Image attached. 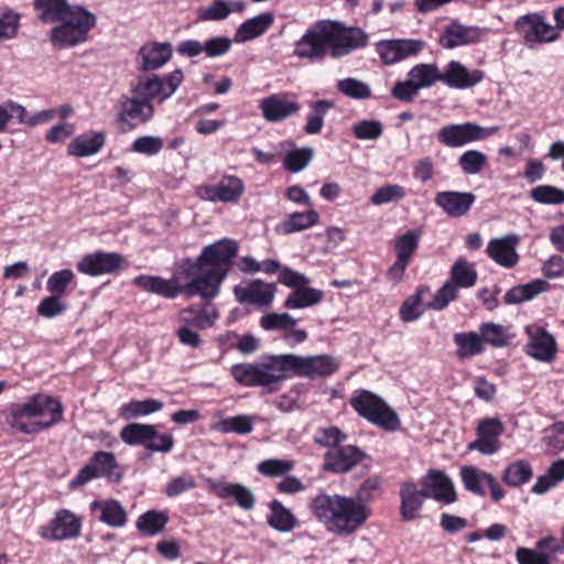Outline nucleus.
Returning a JSON list of instances; mask_svg holds the SVG:
<instances>
[{"instance_id": "20", "label": "nucleus", "mask_w": 564, "mask_h": 564, "mask_svg": "<svg viewBox=\"0 0 564 564\" xmlns=\"http://www.w3.org/2000/svg\"><path fill=\"white\" fill-rule=\"evenodd\" d=\"M485 77V74L480 69L466 68L458 61H451L447 63L441 72V82H443L449 88L455 89H467L479 84Z\"/></svg>"}, {"instance_id": "30", "label": "nucleus", "mask_w": 564, "mask_h": 564, "mask_svg": "<svg viewBox=\"0 0 564 564\" xmlns=\"http://www.w3.org/2000/svg\"><path fill=\"white\" fill-rule=\"evenodd\" d=\"M426 492L413 482H403L400 488V513L404 521H411L419 517Z\"/></svg>"}, {"instance_id": "60", "label": "nucleus", "mask_w": 564, "mask_h": 564, "mask_svg": "<svg viewBox=\"0 0 564 564\" xmlns=\"http://www.w3.org/2000/svg\"><path fill=\"white\" fill-rule=\"evenodd\" d=\"M406 195L405 189L398 184H389L378 188L370 197V202L376 205H384L392 202H398Z\"/></svg>"}, {"instance_id": "3", "label": "nucleus", "mask_w": 564, "mask_h": 564, "mask_svg": "<svg viewBox=\"0 0 564 564\" xmlns=\"http://www.w3.org/2000/svg\"><path fill=\"white\" fill-rule=\"evenodd\" d=\"M290 355H272L260 362L238 364L231 367L236 381L246 387H261L264 392H276L291 372Z\"/></svg>"}, {"instance_id": "47", "label": "nucleus", "mask_w": 564, "mask_h": 564, "mask_svg": "<svg viewBox=\"0 0 564 564\" xmlns=\"http://www.w3.org/2000/svg\"><path fill=\"white\" fill-rule=\"evenodd\" d=\"M532 468L528 460L519 459L509 464L502 474V480L511 487L528 482L532 477Z\"/></svg>"}, {"instance_id": "5", "label": "nucleus", "mask_w": 564, "mask_h": 564, "mask_svg": "<svg viewBox=\"0 0 564 564\" xmlns=\"http://www.w3.org/2000/svg\"><path fill=\"white\" fill-rule=\"evenodd\" d=\"M349 403L361 417L375 425L390 432L397 431L400 426L398 414L391 406L382 398L368 390L356 391Z\"/></svg>"}, {"instance_id": "25", "label": "nucleus", "mask_w": 564, "mask_h": 564, "mask_svg": "<svg viewBox=\"0 0 564 564\" xmlns=\"http://www.w3.org/2000/svg\"><path fill=\"white\" fill-rule=\"evenodd\" d=\"M259 108L263 118L270 122H280L296 115L301 107L291 99L281 95H271L260 100Z\"/></svg>"}, {"instance_id": "10", "label": "nucleus", "mask_w": 564, "mask_h": 564, "mask_svg": "<svg viewBox=\"0 0 564 564\" xmlns=\"http://www.w3.org/2000/svg\"><path fill=\"white\" fill-rule=\"evenodd\" d=\"M290 355L291 372L301 378L328 377L339 368V360L330 355Z\"/></svg>"}, {"instance_id": "4", "label": "nucleus", "mask_w": 564, "mask_h": 564, "mask_svg": "<svg viewBox=\"0 0 564 564\" xmlns=\"http://www.w3.org/2000/svg\"><path fill=\"white\" fill-rule=\"evenodd\" d=\"M51 30V41L58 48L73 47L88 40L90 30L96 25V17L86 8L73 6Z\"/></svg>"}, {"instance_id": "23", "label": "nucleus", "mask_w": 564, "mask_h": 564, "mask_svg": "<svg viewBox=\"0 0 564 564\" xmlns=\"http://www.w3.org/2000/svg\"><path fill=\"white\" fill-rule=\"evenodd\" d=\"M476 200L470 192L443 191L435 195V204L447 216L457 218L466 215Z\"/></svg>"}, {"instance_id": "56", "label": "nucleus", "mask_w": 564, "mask_h": 564, "mask_svg": "<svg viewBox=\"0 0 564 564\" xmlns=\"http://www.w3.org/2000/svg\"><path fill=\"white\" fill-rule=\"evenodd\" d=\"M231 14V8L227 0H213L208 6L197 10V18L200 21H221Z\"/></svg>"}, {"instance_id": "50", "label": "nucleus", "mask_w": 564, "mask_h": 564, "mask_svg": "<svg viewBox=\"0 0 564 564\" xmlns=\"http://www.w3.org/2000/svg\"><path fill=\"white\" fill-rule=\"evenodd\" d=\"M427 289L420 288L416 292L410 295L400 307V318L404 323H410L419 319L424 313L423 295Z\"/></svg>"}, {"instance_id": "54", "label": "nucleus", "mask_w": 564, "mask_h": 564, "mask_svg": "<svg viewBox=\"0 0 564 564\" xmlns=\"http://www.w3.org/2000/svg\"><path fill=\"white\" fill-rule=\"evenodd\" d=\"M420 242V232L410 230L401 235L394 246L395 259L405 263H410Z\"/></svg>"}, {"instance_id": "6", "label": "nucleus", "mask_w": 564, "mask_h": 564, "mask_svg": "<svg viewBox=\"0 0 564 564\" xmlns=\"http://www.w3.org/2000/svg\"><path fill=\"white\" fill-rule=\"evenodd\" d=\"M183 80L184 74L181 69H174L163 77L159 75L139 77L132 87V93L143 101L163 102L177 90Z\"/></svg>"}, {"instance_id": "11", "label": "nucleus", "mask_w": 564, "mask_h": 564, "mask_svg": "<svg viewBox=\"0 0 564 564\" xmlns=\"http://www.w3.org/2000/svg\"><path fill=\"white\" fill-rule=\"evenodd\" d=\"M425 41L420 39L381 40L376 43V52L386 65L399 63L415 56L425 48Z\"/></svg>"}, {"instance_id": "39", "label": "nucleus", "mask_w": 564, "mask_h": 564, "mask_svg": "<svg viewBox=\"0 0 564 564\" xmlns=\"http://www.w3.org/2000/svg\"><path fill=\"white\" fill-rule=\"evenodd\" d=\"M319 221V215L315 209L305 212H295L290 214L279 226V230L284 235L306 230Z\"/></svg>"}, {"instance_id": "43", "label": "nucleus", "mask_w": 564, "mask_h": 564, "mask_svg": "<svg viewBox=\"0 0 564 564\" xmlns=\"http://www.w3.org/2000/svg\"><path fill=\"white\" fill-rule=\"evenodd\" d=\"M477 276L475 264L459 258L451 268L448 281L458 289H469L476 284Z\"/></svg>"}, {"instance_id": "49", "label": "nucleus", "mask_w": 564, "mask_h": 564, "mask_svg": "<svg viewBox=\"0 0 564 564\" xmlns=\"http://www.w3.org/2000/svg\"><path fill=\"white\" fill-rule=\"evenodd\" d=\"M72 8L67 0H37V15L45 22L59 21Z\"/></svg>"}, {"instance_id": "58", "label": "nucleus", "mask_w": 564, "mask_h": 564, "mask_svg": "<svg viewBox=\"0 0 564 564\" xmlns=\"http://www.w3.org/2000/svg\"><path fill=\"white\" fill-rule=\"evenodd\" d=\"M20 25V15L8 7L0 8V42L13 39Z\"/></svg>"}, {"instance_id": "64", "label": "nucleus", "mask_w": 564, "mask_h": 564, "mask_svg": "<svg viewBox=\"0 0 564 564\" xmlns=\"http://www.w3.org/2000/svg\"><path fill=\"white\" fill-rule=\"evenodd\" d=\"M163 139L155 135H143L137 138L132 144L131 149L133 152L144 155H155L159 154L163 149Z\"/></svg>"}, {"instance_id": "62", "label": "nucleus", "mask_w": 564, "mask_h": 564, "mask_svg": "<svg viewBox=\"0 0 564 564\" xmlns=\"http://www.w3.org/2000/svg\"><path fill=\"white\" fill-rule=\"evenodd\" d=\"M294 466L293 460L271 458L261 462L257 469L263 476L278 477L290 473Z\"/></svg>"}, {"instance_id": "12", "label": "nucleus", "mask_w": 564, "mask_h": 564, "mask_svg": "<svg viewBox=\"0 0 564 564\" xmlns=\"http://www.w3.org/2000/svg\"><path fill=\"white\" fill-rule=\"evenodd\" d=\"M82 519L67 509L56 511L54 518L41 529L44 539L66 541L77 539L82 533Z\"/></svg>"}, {"instance_id": "36", "label": "nucleus", "mask_w": 564, "mask_h": 564, "mask_svg": "<svg viewBox=\"0 0 564 564\" xmlns=\"http://www.w3.org/2000/svg\"><path fill=\"white\" fill-rule=\"evenodd\" d=\"M63 417V406L58 400L37 394V430L47 429L58 423Z\"/></svg>"}, {"instance_id": "48", "label": "nucleus", "mask_w": 564, "mask_h": 564, "mask_svg": "<svg viewBox=\"0 0 564 564\" xmlns=\"http://www.w3.org/2000/svg\"><path fill=\"white\" fill-rule=\"evenodd\" d=\"M163 408L161 401L154 399L133 400L121 405L119 414L126 419L149 415Z\"/></svg>"}, {"instance_id": "14", "label": "nucleus", "mask_w": 564, "mask_h": 564, "mask_svg": "<svg viewBox=\"0 0 564 564\" xmlns=\"http://www.w3.org/2000/svg\"><path fill=\"white\" fill-rule=\"evenodd\" d=\"M517 31L530 44L550 43L558 39L556 26L546 23L540 14L529 13L516 21Z\"/></svg>"}, {"instance_id": "24", "label": "nucleus", "mask_w": 564, "mask_h": 564, "mask_svg": "<svg viewBox=\"0 0 564 564\" xmlns=\"http://www.w3.org/2000/svg\"><path fill=\"white\" fill-rule=\"evenodd\" d=\"M518 243L519 237L516 235L495 238L488 242L487 253L497 264L503 268H513L519 261L516 250Z\"/></svg>"}, {"instance_id": "34", "label": "nucleus", "mask_w": 564, "mask_h": 564, "mask_svg": "<svg viewBox=\"0 0 564 564\" xmlns=\"http://www.w3.org/2000/svg\"><path fill=\"white\" fill-rule=\"evenodd\" d=\"M268 525L276 532L289 533L299 527V520L281 501L273 499L268 503Z\"/></svg>"}, {"instance_id": "27", "label": "nucleus", "mask_w": 564, "mask_h": 564, "mask_svg": "<svg viewBox=\"0 0 564 564\" xmlns=\"http://www.w3.org/2000/svg\"><path fill=\"white\" fill-rule=\"evenodd\" d=\"M173 50L169 42H149L139 50L140 69L155 70L172 58Z\"/></svg>"}, {"instance_id": "37", "label": "nucleus", "mask_w": 564, "mask_h": 564, "mask_svg": "<svg viewBox=\"0 0 564 564\" xmlns=\"http://www.w3.org/2000/svg\"><path fill=\"white\" fill-rule=\"evenodd\" d=\"M478 334L484 346L489 345L494 348L507 347L512 339L509 327L494 322L481 323Z\"/></svg>"}, {"instance_id": "55", "label": "nucleus", "mask_w": 564, "mask_h": 564, "mask_svg": "<svg viewBox=\"0 0 564 564\" xmlns=\"http://www.w3.org/2000/svg\"><path fill=\"white\" fill-rule=\"evenodd\" d=\"M531 198L544 205L564 204V191L552 185H538L530 192Z\"/></svg>"}, {"instance_id": "41", "label": "nucleus", "mask_w": 564, "mask_h": 564, "mask_svg": "<svg viewBox=\"0 0 564 564\" xmlns=\"http://www.w3.org/2000/svg\"><path fill=\"white\" fill-rule=\"evenodd\" d=\"M549 283L545 280L536 279L527 284L514 286L505 294L507 304H519L532 300L534 296L546 291Z\"/></svg>"}, {"instance_id": "19", "label": "nucleus", "mask_w": 564, "mask_h": 564, "mask_svg": "<svg viewBox=\"0 0 564 564\" xmlns=\"http://www.w3.org/2000/svg\"><path fill=\"white\" fill-rule=\"evenodd\" d=\"M525 334L529 337L525 352L539 361H552L556 352L554 337L538 325H528Z\"/></svg>"}, {"instance_id": "52", "label": "nucleus", "mask_w": 564, "mask_h": 564, "mask_svg": "<svg viewBox=\"0 0 564 564\" xmlns=\"http://www.w3.org/2000/svg\"><path fill=\"white\" fill-rule=\"evenodd\" d=\"M336 88L341 95L357 100L368 99L372 95L368 84L354 77L338 80Z\"/></svg>"}, {"instance_id": "7", "label": "nucleus", "mask_w": 564, "mask_h": 564, "mask_svg": "<svg viewBox=\"0 0 564 564\" xmlns=\"http://www.w3.org/2000/svg\"><path fill=\"white\" fill-rule=\"evenodd\" d=\"M329 56L341 58L362 48L368 43L367 33L360 28H347L343 23L328 20Z\"/></svg>"}, {"instance_id": "59", "label": "nucleus", "mask_w": 564, "mask_h": 564, "mask_svg": "<svg viewBox=\"0 0 564 564\" xmlns=\"http://www.w3.org/2000/svg\"><path fill=\"white\" fill-rule=\"evenodd\" d=\"M486 163V154L478 150H468L464 152L458 159V164L462 171L467 175L480 173Z\"/></svg>"}, {"instance_id": "16", "label": "nucleus", "mask_w": 564, "mask_h": 564, "mask_svg": "<svg viewBox=\"0 0 564 564\" xmlns=\"http://www.w3.org/2000/svg\"><path fill=\"white\" fill-rule=\"evenodd\" d=\"M276 288L273 283L252 280L234 288L236 300L241 304H251L260 308L271 306Z\"/></svg>"}, {"instance_id": "9", "label": "nucleus", "mask_w": 564, "mask_h": 564, "mask_svg": "<svg viewBox=\"0 0 564 564\" xmlns=\"http://www.w3.org/2000/svg\"><path fill=\"white\" fill-rule=\"evenodd\" d=\"M498 131V127L484 128L473 122L453 123L438 130L437 140L445 147L460 148L494 135Z\"/></svg>"}, {"instance_id": "15", "label": "nucleus", "mask_w": 564, "mask_h": 564, "mask_svg": "<svg viewBox=\"0 0 564 564\" xmlns=\"http://www.w3.org/2000/svg\"><path fill=\"white\" fill-rule=\"evenodd\" d=\"M124 260L117 252L96 251L85 254L76 264L77 270L88 276L115 273L123 268Z\"/></svg>"}, {"instance_id": "33", "label": "nucleus", "mask_w": 564, "mask_h": 564, "mask_svg": "<svg viewBox=\"0 0 564 564\" xmlns=\"http://www.w3.org/2000/svg\"><path fill=\"white\" fill-rule=\"evenodd\" d=\"M362 458L361 451L352 445L338 447L325 455V468L335 473L350 470Z\"/></svg>"}, {"instance_id": "40", "label": "nucleus", "mask_w": 564, "mask_h": 564, "mask_svg": "<svg viewBox=\"0 0 564 564\" xmlns=\"http://www.w3.org/2000/svg\"><path fill=\"white\" fill-rule=\"evenodd\" d=\"M308 108L304 131L307 134H317L324 127L325 116L335 108V102L329 99L314 100L308 104Z\"/></svg>"}, {"instance_id": "45", "label": "nucleus", "mask_w": 564, "mask_h": 564, "mask_svg": "<svg viewBox=\"0 0 564 564\" xmlns=\"http://www.w3.org/2000/svg\"><path fill=\"white\" fill-rule=\"evenodd\" d=\"M408 77L421 90L441 82V70L434 63H421L410 68Z\"/></svg>"}, {"instance_id": "35", "label": "nucleus", "mask_w": 564, "mask_h": 564, "mask_svg": "<svg viewBox=\"0 0 564 564\" xmlns=\"http://www.w3.org/2000/svg\"><path fill=\"white\" fill-rule=\"evenodd\" d=\"M105 134L102 132H88L76 137L67 148L69 155L84 158L94 155L104 147Z\"/></svg>"}, {"instance_id": "29", "label": "nucleus", "mask_w": 564, "mask_h": 564, "mask_svg": "<svg viewBox=\"0 0 564 564\" xmlns=\"http://www.w3.org/2000/svg\"><path fill=\"white\" fill-rule=\"evenodd\" d=\"M8 424L15 431L31 434L35 430V397L25 403H14L9 408Z\"/></svg>"}, {"instance_id": "2", "label": "nucleus", "mask_w": 564, "mask_h": 564, "mask_svg": "<svg viewBox=\"0 0 564 564\" xmlns=\"http://www.w3.org/2000/svg\"><path fill=\"white\" fill-rule=\"evenodd\" d=\"M310 509L327 532L339 536L355 534L371 516L366 502L340 495L319 494L312 499Z\"/></svg>"}, {"instance_id": "44", "label": "nucleus", "mask_w": 564, "mask_h": 564, "mask_svg": "<svg viewBox=\"0 0 564 564\" xmlns=\"http://www.w3.org/2000/svg\"><path fill=\"white\" fill-rule=\"evenodd\" d=\"M323 295L321 290L304 285L288 295L284 306L290 310L306 308L318 304Z\"/></svg>"}, {"instance_id": "38", "label": "nucleus", "mask_w": 564, "mask_h": 564, "mask_svg": "<svg viewBox=\"0 0 564 564\" xmlns=\"http://www.w3.org/2000/svg\"><path fill=\"white\" fill-rule=\"evenodd\" d=\"M456 355L459 359H470L484 352L485 347L477 332H462L453 336Z\"/></svg>"}, {"instance_id": "63", "label": "nucleus", "mask_w": 564, "mask_h": 564, "mask_svg": "<svg viewBox=\"0 0 564 564\" xmlns=\"http://www.w3.org/2000/svg\"><path fill=\"white\" fill-rule=\"evenodd\" d=\"M458 288L447 281L436 291L427 307L434 311H442L447 307L452 301L456 300Z\"/></svg>"}, {"instance_id": "17", "label": "nucleus", "mask_w": 564, "mask_h": 564, "mask_svg": "<svg viewBox=\"0 0 564 564\" xmlns=\"http://www.w3.org/2000/svg\"><path fill=\"white\" fill-rule=\"evenodd\" d=\"M120 107L119 122L128 129L147 123L154 115L153 104L143 101L137 95L123 97L120 101Z\"/></svg>"}, {"instance_id": "1", "label": "nucleus", "mask_w": 564, "mask_h": 564, "mask_svg": "<svg viewBox=\"0 0 564 564\" xmlns=\"http://www.w3.org/2000/svg\"><path fill=\"white\" fill-rule=\"evenodd\" d=\"M237 251L238 243L232 239L224 238L204 247L196 260H182L174 270L172 279L139 275L133 283L144 291L166 299H175L184 293L187 296L199 295L210 300L219 294Z\"/></svg>"}, {"instance_id": "46", "label": "nucleus", "mask_w": 564, "mask_h": 564, "mask_svg": "<svg viewBox=\"0 0 564 564\" xmlns=\"http://www.w3.org/2000/svg\"><path fill=\"white\" fill-rule=\"evenodd\" d=\"M212 429L220 433L249 434L253 430V419L248 414H238L214 423Z\"/></svg>"}, {"instance_id": "28", "label": "nucleus", "mask_w": 564, "mask_h": 564, "mask_svg": "<svg viewBox=\"0 0 564 564\" xmlns=\"http://www.w3.org/2000/svg\"><path fill=\"white\" fill-rule=\"evenodd\" d=\"M209 487L218 498H232L243 510H251L254 507V495L249 488L241 484L210 480Z\"/></svg>"}, {"instance_id": "51", "label": "nucleus", "mask_w": 564, "mask_h": 564, "mask_svg": "<svg viewBox=\"0 0 564 564\" xmlns=\"http://www.w3.org/2000/svg\"><path fill=\"white\" fill-rule=\"evenodd\" d=\"M167 521L169 517L165 512L151 510L144 512L138 518L137 529L147 535H155L163 531Z\"/></svg>"}, {"instance_id": "61", "label": "nucleus", "mask_w": 564, "mask_h": 564, "mask_svg": "<svg viewBox=\"0 0 564 564\" xmlns=\"http://www.w3.org/2000/svg\"><path fill=\"white\" fill-rule=\"evenodd\" d=\"M313 159V150L310 148L296 149L289 152L284 159V167L292 172L297 173L304 170Z\"/></svg>"}, {"instance_id": "42", "label": "nucleus", "mask_w": 564, "mask_h": 564, "mask_svg": "<svg viewBox=\"0 0 564 564\" xmlns=\"http://www.w3.org/2000/svg\"><path fill=\"white\" fill-rule=\"evenodd\" d=\"M218 318V313L214 308L196 310L187 307L178 313V322L185 326H194L200 329L208 328L214 325Z\"/></svg>"}, {"instance_id": "21", "label": "nucleus", "mask_w": 564, "mask_h": 564, "mask_svg": "<svg viewBox=\"0 0 564 564\" xmlns=\"http://www.w3.org/2000/svg\"><path fill=\"white\" fill-rule=\"evenodd\" d=\"M116 468V458L113 454L108 452H98L94 455L89 464L84 466L76 477L70 480L72 488L85 486L90 480L100 477H111L112 470Z\"/></svg>"}, {"instance_id": "22", "label": "nucleus", "mask_w": 564, "mask_h": 564, "mask_svg": "<svg viewBox=\"0 0 564 564\" xmlns=\"http://www.w3.org/2000/svg\"><path fill=\"white\" fill-rule=\"evenodd\" d=\"M427 498L449 505L456 500V491L451 478L443 471L431 469L422 479Z\"/></svg>"}, {"instance_id": "13", "label": "nucleus", "mask_w": 564, "mask_h": 564, "mask_svg": "<svg viewBox=\"0 0 564 564\" xmlns=\"http://www.w3.org/2000/svg\"><path fill=\"white\" fill-rule=\"evenodd\" d=\"M245 193V183L235 175H224L218 183L213 185H200L197 195L208 202H220L226 204L237 203Z\"/></svg>"}, {"instance_id": "26", "label": "nucleus", "mask_w": 564, "mask_h": 564, "mask_svg": "<svg viewBox=\"0 0 564 564\" xmlns=\"http://www.w3.org/2000/svg\"><path fill=\"white\" fill-rule=\"evenodd\" d=\"M481 30L477 26H465L453 22L448 24L440 36V44L445 48L469 45L480 41Z\"/></svg>"}, {"instance_id": "53", "label": "nucleus", "mask_w": 564, "mask_h": 564, "mask_svg": "<svg viewBox=\"0 0 564 564\" xmlns=\"http://www.w3.org/2000/svg\"><path fill=\"white\" fill-rule=\"evenodd\" d=\"M488 476H490L489 473L479 470L473 466H464L460 468V478L464 487L477 496H485L486 492L482 484H487Z\"/></svg>"}, {"instance_id": "31", "label": "nucleus", "mask_w": 564, "mask_h": 564, "mask_svg": "<svg viewBox=\"0 0 564 564\" xmlns=\"http://www.w3.org/2000/svg\"><path fill=\"white\" fill-rule=\"evenodd\" d=\"M274 23L271 12H263L243 21L236 30L232 41L245 43L263 35Z\"/></svg>"}, {"instance_id": "8", "label": "nucleus", "mask_w": 564, "mask_h": 564, "mask_svg": "<svg viewBox=\"0 0 564 564\" xmlns=\"http://www.w3.org/2000/svg\"><path fill=\"white\" fill-rule=\"evenodd\" d=\"M328 20H319L308 26L294 44V55L300 58L319 59L329 55Z\"/></svg>"}, {"instance_id": "32", "label": "nucleus", "mask_w": 564, "mask_h": 564, "mask_svg": "<svg viewBox=\"0 0 564 564\" xmlns=\"http://www.w3.org/2000/svg\"><path fill=\"white\" fill-rule=\"evenodd\" d=\"M90 510L99 511V521L110 528H123L128 522L126 508L116 499L95 500Z\"/></svg>"}, {"instance_id": "57", "label": "nucleus", "mask_w": 564, "mask_h": 564, "mask_svg": "<svg viewBox=\"0 0 564 564\" xmlns=\"http://www.w3.org/2000/svg\"><path fill=\"white\" fill-rule=\"evenodd\" d=\"M297 321L289 313H268L260 318V326L264 330H288L296 325Z\"/></svg>"}, {"instance_id": "18", "label": "nucleus", "mask_w": 564, "mask_h": 564, "mask_svg": "<svg viewBox=\"0 0 564 564\" xmlns=\"http://www.w3.org/2000/svg\"><path fill=\"white\" fill-rule=\"evenodd\" d=\"M503 430V424L498 417H488L479 421L477 438L468 445V448L478 451L484 455L497 453L500 448L499 437Z\"/></svg>"}]
</instances>
